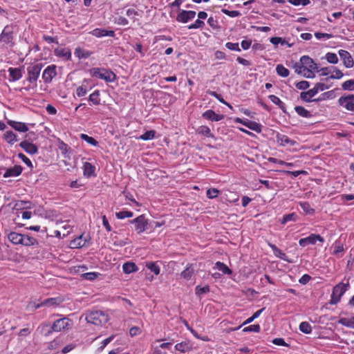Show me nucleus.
Returning a JSON list of instances; mask_svg holds the SVG:
<instances>
[{
  "mask_svg": "<svg viewBox=\"0 0 354 354\" xmlns=\"http://www.w3.org/2000/svg\"><path fill=\"white\" fill-rule=\"evenodd\" d=\"M22 171L23 167L21 165H15L14 167L6 169V171L3 174V177H17L21 174Z\"/></svg>",
  "mask_w": 354,
  "mask_h": 354,
  "instance_id": "4468645a",
  "label": "nucleus"
},
{
  "mask_svg": "<svg viewBox=\"0 0 354 354\" xmlns=\"http://www.w3.org/2000/svg\"><path fill=\"white\" fill-rule=\"evenodd\" d=\"M219 191L215 188H209L207 190V196L209 198H215L218 196Z\"/></svg>",
  "mask_w": 354,
  "mask_h": 354,
  "instance_id": "4d7b16f0",
  "label": "nucleus"
},
{
  "mask_svg": "<svg viewBox=\"0 0 354 354\" xmlns=\"http://www.w3.org/2000/svg\"><path fill=\"white\" fill-rule=\"evenodd\" d=\"M317 241L324 242V239L319 234H311L308 237L301 239L299 241V244L301 247H306L308 245L315 244Z\"/></svg>",
  "mask_w": 354,
  "mask_h": 354,
  "instance_id": "1a4fd4ad",
  "label": "nucleus"
},
{
  "mask_svg": "<svg viewBox=\"0 0 354 354\" xmlns=\"http://www.w3.org/2000/svg\"><path fill=\"white\" fill-rule=\"evenodd\" d=\"M299 330L305 334H310L312 332V327L308 322H302L299 324Z\"/></svg>",
  "mask_w": 354,
  "mask_h": 354,
  "instance_id": "37998d69",
  "label": "nucleus"
},
{
  "mask_svg": "<svg viewBox=\"0 0 354 354\" xmlns=\"http://www.w3.org/2000/svg\"><path fill=\"white\" fill-rule=\"evenodd\" d=\"M300 206L306 214H313L315 212V209L311 208L310 204L308 202L301 203Z\"/></svg>",
  "mask_w": 354,
  "mask_h": 354,
  "instance_id": "8fccbe9b",
  "label": "nucleus"
},
{
  "mask_svg": "<svg viewBox=\"0 0 354 354\" xmlns=\"http://www.w3.org/2000/svg\"><path fill=\"white\" fill-rule=\"evenodd\" d=\"M246 127L252 131H254L257 133H261L262 131V125L252 120L247 122Z\"/></svg>",
  "mask_w": 354,
  "mask_h": 354,
  "instance_id": "f704fd0d",
  "label": "nucleus"
},
{
  "mask_svg": "<svg viewBox=\"0 0 354 354\" xmlns=\"http://www.w3.org/2000/svg\"><path fill=\"white\" fill-rule=\"evenodd\" d=\"M114 337H115V335H111V336L109 337L108 338L104 339L101 342V345L100 347H98L97 351L102 352L104 350V348L114 339Z\"/></svg>",
  "mask_w": 354,
  "mask_h": 354,
  "instance_id": "3c124183",
  "label": "nucleus"
},
{
  "mask_svg": "<svg viewBox=\"0 0 354 354\" xmlns=\"http://www.w3.org/2000/svg\"><path fill=\"white\" fill-rule=\"evenodd\" d=\"M300 63L304 67V71L317 69V64L308 55L302 56Z\"/></svg>",
  "mask_w": 354,
  "mask_h": 354,
  "instance_id": "f8f14e48",
  "label": "nucleus"
},
{
  "mask_svg": "<svg viewBox=\"0 0 354 354\" xmlns=\"http://www.w3.org/2000/svg\"><path fill=\"white\" fill-rule=\"evenodd\" d=\"M175 349L180 353H186L192 349V346L188 342H182L176 344Z\"/></svg>",
  "mask_w": 354,
  "mask_h": 354,
  "instance_id": "2f4dec72",
  "label": "nucleus"
},
{
  "mask_svg": "<svg viewBox=\"0 0 354 354\" xmlns=\"http://www.w3.org/2000/svg\"><path fill=\"white\" fill-rule=\"evenodd\" d=\"M295 110L299 115L303 118H309L312 116L310 112L301 106H296Z\"/></svg>",
  "mask_w": 354,
  "mask_h": 354,
  "instance_id": "72a5a7b5",
  "label": "nucleus"
},
{
  "mask_svg": "<svg viewBox=\"0 0 354 354\" xmlns=\"http://www.w3.org/2000/svg\"><path fill=\"white\" fill-rule=\"evenodd\" d=\"M8 124L13 128L15 131L19 132L25 133L28 131V127L26 124L15 120H8Z\"/></svg>",
  "mask_w": 354,
  "mask_h": 354,
  "instance_id": "2eb2a0df",
  "label": "nucleus"
},
{
  "mask_svg": "<svg viewBox=\"0 0 354 354\" xmlns=\"http://www.w3.org/2000/svg\"><path fill=\"white\" fill-rule=\"evenodd\" d=\"M42 64H36L32 66H30L27 68L28 71V78L27 80L30 82L33 83L35 82L40 74L41 70L42 68Z\"/></svg>",
  "mask_w": 354,
  "mask_h": 354,
  "instance_id": "423d86ee",
  "label": "nucleus"
},
{
  "mask_svg": "<svg viewBox=\"0 0 354 354\" xmlns=\"http://www.w3.org/2000/svg\"><path fill=\"white\" fill-rule=\"evenodd\" d=\"M123 272L126 274L136 272L138 268L137 266L133 262H126L122 266Z\"/></svg>",
  "mask_w": 354,
  "mask_h": 354,
  "instance_id": "a878e982",
  "label": "nucleus"
},
{
  "mask_svg": "<svg viewBox=\"0 0 354 354\" xmlns=\"http://www.w3.org/2000/svg\"><path fill=\"white\" fill-rule=\"evenodd\" d=\"M222 12L230 17H236L241 15V12L237 10H228L227 9H222Z\"/></svg>",
  "mask_w": 354,
  "mask_h": 354,
  "instance_id": "bf43d9fd",
  "label": "nucleus"
},
{
  "mask_svg": "<svg viewBox=\"0 0 354 354\" xmlns=\"http://www.w3.org/2000/svg\"><path fill=\"white\" fill-rule=\"evenodd\" d=\"M21 245L25 246H32L38 245V241L36 239L29 236L28 234H23Z\"/></svg>",
  "mask_w": 354,
  "mask_h": 354,
  "instance_id": "b1692460",
  "label": "nucleus"
},
{
  "mask_svg": "<svg viewBox=\"0 0 354 354\" xmlns=\"http://www.w3.org/2000/svg\"><path fill=\"white\" fill-rule=\"evenodd\" d=\"M332 69V74L330 75L329 77L325 79L326 82L329 79H341L344 75L343 73L336 67L333 66Z\"/></svg>",
  "mask_w": 354,
  "mask_h": 354,
  "instance_id": "58836bf2",
  "label": "nucleus"
},
{
  "mask_svg": "<svg viewBox=\"0 0 354 354\" xmlns=\"http://www.w3.org/2000/svg\"><path fill=\"white\" fill-rule=\"evenodd\" d=\"M92 76L104 80L106 82L116 80V75L111 70L104 68H93L90 70Z\"/></svg>",
  "mask_w": 354,
  "mask_h": 354,
  "instance_id": "20e7f679",
  "label": "nucleus"
},
{
  "mask_svg": "<svg viewBox=\"0 0 354 354\" xmlns=\"http://www.w3.org/2000/svg\"><path fill=\"white\" fill-rule=\"evenodd\" d=\"M261 330V327L259 324L250 325L249 326L245 327L243 330V332H255L259 333Z\"/></svg>",
  "mask_w": 354,
  "mask_h": 354,
  "instance_id": "5fc2aeb1",
  "label": "nucleus"
},
{
  "mask_svg": "<svg viewBox=\"0 0 354 354\" xmlns=\"http://www.w3.org/2000/svg\"><path fill=\"white\" fill-rule=\"evenodd\" d=\"M328 88H329V86L324 83H317L313 87V89L316 90V93H317L319 91H322Z\"/></svg>",
  "mask_w": 354,
  "mask_h": 354,
  "instance_id": "69168bd1",
  "label": "nucleus"
},
{
  "mask_svg": "<svg viewBox=\"0 0 354 354\" xmlns=\"http://www.w3.org/2000/svg\"><path fill=\"white\" fill-rule=\"evenodd\" d=\"M209 292V286H205L203 287H201L200 286H197L196 287V294L197 295H201L203 294L207 293Z\"/></svg>",
  "mask_w": 354,
  "mask_h": 354,
  "instance_id": "13d9d810",
  "label": "nucleus"
},
{
  "mask_svg": "<svg viewBox=\"0 0 354 354\" xmlns=\"http://www.w3.org/2000/svg\"><path fill=\"white\" fill-rule=\"evenodd\" d=\"M3 138L6 142L10 145H13L17 141V136L12 131H7L3 134Z\"/></svg>",
  "mask_w": 354,
  "mask_h": 354,
  "instance_id": "c756f323",
  "label": "nucleus"
},
{
  "mask_svg": "<svg viewBox=\"0 0 354 354\" xmlns=\"http://www.w3.org/2000/svg\"><path fill=\"white\" fill-rule=\"evenodd\" d=\"M57 75L56 66L54 64L47 66L42 74V79L46 84L52 82L53 77Z\"/></svg>",
  "mask_w": 354,
  "mask_h": 354,
  "instance_id": "9d476101",
  "label": "nucleus"
},
{
  "mask_svg": "<svg viewBox=\"0 0 354 354\" xmlns=\"http://www.w3.org/2000/svg\"><path fill=\"white\" fill-rule=\"evenodd\" d=\"M73 326V322L68 317H63L57 319L52 326L48 324H44L41 326V333L45 336L49 335L53 332H59L62 330H68Z\"/></svg>",
  "mask_w": 354,
  "mask_h": 354,
  "instance_id": "f257e3e1",
  "label": "nucleus"
},
{
  "mask_svg": "<svg viewBox=\"0 0 354 354\" xmlns=\"http://www.w3.org/2000/svg\"><path fill=\"white\" fill-rule=\"evenodd\" d=\"M298 218V215L295 212L284 214L281 219V223L282 225H285L290 221H297Z\"/></svg>",
  "mask_w": 354,
  "mask_h": 354,
  "instance_id": "c85d7f7f",
  "label": "nucleus"
},
{
  "mask_svg": "<svg viewBox=\"0 0 354 354\" xmlns=\"http://www.w3.org/2000/svg\"><path fill=\"white\" fill-rule=\"evenodd\" d=\"M196 16V12L193 10H181L176 17V21L185 24L189 20L194 19Z\"/></svg>",
  "mask_w": 354,
  "mask_h": 354,
  "instance_id": "9b49d317",
  "label": "nucleus"
},
{
  "mask_svg": "<svg viewBox=\"0 0 354 354\" xmlns=\"http://www.w3.org/2000/svg\"><path fill=\"white\" fill-rule=\"evenodd\" d=\"M348 288V283H344L341 282L335 286L333 288L329 303L332 305L337 304L340 301L342 295L347 291Z\"/></svg>",
  "mask_w": 354,
  "mask_h": 354,
  "instance_id": "39448f33",
  "label": "nucleus"
},
{
  "mask_svg": "<svg viewBox=\"0 0 354 354\" xmlns=\"http://www.w3.org/2000/svg\"><path fill=\"white\" fill-rule=\"evenodd\" d=\"M194 272V268L193 266L189 265L180 273V276L186 280H189L192 278Z\"/></svg>",
  "mask_w": 354,
  "mask_h": 354,
  "instance_id": "7c9ffc66",
  "label": "nucleus"
},
{
  "mask_svg": "<svg viewBox=\"0 0 354 354\" xmlns=\"http://www.w3.org/2000/svg\"><path fill=\"white\" fill-rule=\"evenodd\" d=\"M8 239L14 245H21L23 234L11 232L8 234Z\"/></svg>",
  "mask_w": 354,
  "mask_h": 354,
  "instance_id": "412c9836",
  "label": "nucleus"
},
{
  "mask_svg": "<svg viewBox=\"0 0 354 354\" xmlns=\"http://www.w3.org/2000/svg\"><path fill=\"white\" fill-rule=\"evenodd\" d=\"M339 55L343 60L344 65L346 68H352L354 65V61L351 54L345 50H339Z\"/></svg>",
  "mask_w": 354,
  "mask_h": 354,
  "instance_id": "ddd939ff",
  "label": "nucleus"
},
{
  "mask_svg": "<svg viewBox=\"0 0 354 354\" xmlns=\"http://www.w3.org/2000/svg\"><path fill=\"white\" fill-rule=\"evenodd\" d=\"M207 93L211 95V96H213L215 98H216L220 102L224 104H226L227 106H228L229 107H232L230 106V104H228L227 102H226L224 99L222 97V96L217 93L215 91H207Z\"/></svg>",
  "mask_w": 354,
  "mask_h": 354,
  "instance_id": "09e8293b",
  "label": "nucleus"
},
{
  "mask_svg": "<svg viewBox=\"0 0 354 354\" xmlns=\"http://www.w3.org/2000/svg\"><path fill=\"white\" fill-rule=\"evenodd\" d=\"M276 138L277 142L281 146H286L287 145L294 146L296 144V141L290 139L288 136L284 134L277 133Z\"/></svg>",
  "mask_w": 354,
  "mask_h": 354,
  "instance_id": "f3484780",
  "label": "nucleus"
},
{
  "mask_svg": "<svg viewBox=\"0 0 354 354\" xmlns=\"http://www.w3.org/2000/svg\"><path fill=\"white\" fill-rule=\"evenodd\" d=\"M326 59L330 64H337L338 62V57L337 55L333 53H326Z\"/></svg>",
  "mask_w": 354,
  "mask_h": 354,
  "instance_id": "603ef678",
  "label": "nucleus"
},
{
  "mask_svg": "<svg viewBox=\"0 0 354 354\" xmlns=\"http://www.w3.org/2000/svg\"><path fill=\"white\" fill-rule=\"evenodd\" d=\"M156 131L153 130L147 131L140 136V139L142 140H149L154 138Z\"/></svg>",
  "mask_w": 354,
  "mask_h": 354,
  "instance_id": "c03bdc74",
  "label": "nucleus"
},
{
  "mask_svg": "<svg viewBox=\"0 0 354 354\" xmlns=\"http://www.w3.org/2000/svg\"><path fill=\"white\" fill-rule=\"evenodd\" d=\"M338 323L348 328H354V317L351 319L342 317L338 320Z\"/></svg>",
  "mask_w": 354,
  "mask_h": 354,
  "instance_id": "c9c22d12",
  "label": "nucleus"
},
{
  "mask_svg": "<svg viewBox=\"0 0 354 354\" xmlns=\"http://www.w3.org/2000/svg\"><path fill=\"white\" fill-rule=\"evenodd\" d=\"M84 175L86 177H91L95 173V167L90 162H86L83 166Z\"/></svg>",
  "mask_w": 354,
  "mask_h": 354,
  "instance_id": "393cba45",
  "label": "nucleus"
},
{
  "mask_svg": "<svg viewBox=\"0 0 354 354\" xmlns=\"http://www.w3.org/2000/svg\"><path fill=\"white\" fill-rule=\"evenodd\" d=\"M146 267L156 275L160 273V269L156 262H147Z\"/></svg>",
  "mask_w": 354,
  "mask_h": 354,
  "instance_id": "ea45409f",
  "label": "nucleus"
},
{
  "mask_svg": "<svg viewBox=\"0 0 354 354\" xmlns=\"http://www.w3.org/2000/svg\"><path fill=\"white\" fill-rule=\"evenodd\" d=\"M333 66H330V67H324V68H322L321 69L318 70V68L316 70L317 72H320L321 74L320 75L322 76H326L329 74H332V71H333Z\"/></svg>",
  "mask_w": 354,
  "mask_h": 354,
  "instance_id": "0e129e2a",
  "label": "nucleus"
},
{
  "mask_svg": "<svg viewBox=\"0 0 354 354\" xmlns=\"http://www.w3.org/2000/svg\"><path fill=\"white\" fill-rule=\"evenodd\" d=\"M310 86V83L307 81H301L296 84V87L300 90H306Z\"/></svg>",
  "mask_w": 354,
  "mask_h": 354,
  "instance_id": "338daca9",
  "label": "nucleus"
},
{
  "mask_svg": "<svg viewBox=\"0 0 354 354\" xmlns=\"http://www.w3.org/2000/svg\"><path fill=\"white\" fill-rule=\"evenodd\" d=\"M90 102H91L95 105H98L100 104V91L98 90H95L93 93H92L88 97Z\"/></svg>",
  "mask_w": 354,
  "mask_h": 354,
  "instance_id": "4c0bfd02",
  "label": "nucleus"
},
{
  "mask_svg": "<svg viewBox=\"0 0 354 354\" xmlns=\"http://www.w3.org/2000/svg\"><path fill=\"white\" fill-rule=\"evenodd\" d=\"M131 223L135 224V229L138 234L145 232L148 225L147 219L145 215L142 214L135 219L129 221Z\"/></svg>",
  "mask_w": 354,
  "mask_h": 354,
  "instance_id": "6e6552de",
  "label": "nucleus"
},
{
  "mask_svg": "<svg viewBox=\"0 0 354 354\" xmlns=\"http://www.w3.org/2000/svg\"><path fill=\"white\" fill-rule=\"evenodd\" d=\"M342 88L344 91H354V80H348L343 82Z\"/></svg>",
  "mask_w": 354,
  "mask_h": 354,
  "instance_id": "de8ad7c7",
  "label": "nucleus"
},
{
  "mask_svg": "<svg viewBox=\"0 0 354 354\" xmlns=\"http://www.w3.org/2000/svg\"><path fill=\"white\" fill-rule=\"evenodd\" d=\"M277 73L283 77H286L289 75V71L285 68L282 64H279L276 67Z\"/></svg>",
  "mask_w": 354,
  "mask_h": 354,
  "instance_id": "a19ab883",
  "label": "nucleus"
},
{
  "mask_svg": "<svg viewBox=\"0 0 354 354\" xmlns=\"http://www.w3.org/2000/svg\"><path fill=\"white\" fill-rule=\"evenodd\" d=\"M82 235L80 236L79 237L75 239L72 242L71 244L73 245V248H80L85 245L86 241H82Z\"/></svg>",
  "mask_w": 354,
  "mask_h": 354,
  "instance_id": "a18cd8bd",
  "label": "nucleus"
},
{
  "mask_svg": "<svg viewBox=\"0 0 354 354\" xmlns=\"http://www.w3.org/2000/svg\"><path fill=\"white\" fill-rule=\"evenodd\" d=\"M30 135H34L33 132H30L29 133L26 135V139L25 140L22 141L19 146L28 153L34 155L36 154L38 152V148L37 147L31 143L29 140H31L30 138Z\"/></svg>",
  "mask_w": 354,
  "mask_h": 354,
  "instance_id": "0eeeda50",
  "label": "nucleus"
},
{
  "mask_svg": "<svg viewBox=\"0 0 354 354\" xmlns=\"http://www.w3.org/2000/svg\"><path fill=\"white\" fill-rule=\"evenodd\" d=\"M18 157L30 168H32L33 165L31 160L26 157L24 153H19Z\"/></svg>",
  "mask_w": 354,
  "mask_h": 354,
  "instance_id": "680f3d73",
  "label": "nucleus"
},
{
  "mask_svg": "<svg viewBox=\"0 0 354 354\" xmlns=\"http://www.w3.org/2000/svg\"><path fill=\"white\" fill-rule=\"evenodd\" d=\"M203 117L205 119L212 121L218 122L224 118V115L216 113L213 110H207L203 113Z\"/></svg>",
  "mask_w": 354,
  "mask_h": 354,
  "instance_id": "dca6fc26",
  "label": "nucleus"
},
{
  "mask_svg": "<svg viewBox=\"0 0 354 354\" xmlns=\"http://www.w3.org/2000/svg\"><path fill=\"white\" fill-rule=\"evenodd\" d=\"M85 319L88 323L101 326L107 323L109 318L108 315L102 310H93L86 315Z\"/></svg>",
  "mask_w": 354,
  "mask_h": 354,
  "instance_id": "7ed1b4c3",
  "label": "nucleus"
},
{
  "mask_svg": "<svg viewBox=\"0 0 354 354\" xmlns=\"http://www.w3.org/2000/svg\"><path fill=\"white\" fill-rule=\"evenodd\" d=\"M199 134H202L209 138H215L214 134L211 133L210 129L207 126H201L198 130Z\"/></svg>",
  "mask_w": 354,
  "mask_h": 354,
  "instance_id": "e433bc0d",
  "label": "nucleus"
},
{
  "mask_svg": "<svg viewBox=\"0 0 354 354\" xmlns=\"http://www.w3.org/2000/svg\"><path fill=\"white\" fill-rule=\"evenodd\" d=\"M80 138L93 146L95 147L98 145V142L94 138L86 134L81 133Z\"/></svg>",
  "mask_w": 354,
  "mask_h": 354,
  "instance_id": "79ce46f5",
  "label": "nucleus"
},
{
  "mask_svg": "<svg viewBox=\"0 0 354 354\" xmlns=\"http://www.w3.org/2000/svg\"><path fill=\"white\" fill-rule=\"evenodd\" d=\"M225 46L228 49L232 50H236V51H238V52L241 51V49H240V48L239 46V44L238 43L227 42V43H226Z\"/></svg>",
  "mask_w": 354,
  "mask_h": 354,
  "instance_id": "774afa93",
  "label": "nucleus"
},
{
  "mask_svg": "<svg viewBox=\"0 0 354 354\" xmlns=\"http://www.w3.org/2000/svg\"><path fill=\"white\" fill-rule=\"evenodd\" d=\"M207 24L213 29H218L220 28L218 20L212 17H209L207 19Z\"/></svg>",
  "mask_w": 354,
  "mask_h": 354,
  "instance_id": "052dcab7",
  "label": "nucleus"
},
{
  "mask_svg": "<svg viewBox=\"0 0 354 354\" xmlns=\"http://www.w3.org/2000/svg\"><path fill=\"white\" fill-rule=\"evenodd\" d=\"M205 26L204 21H201V19H197L196 21L189 26H188V29H197V28H202Z\"/></svg>",
  "mask_w": 354,
  "mask_h": 354,
  "instance_id": "6e6d98bb",
  "label": "nucleus"
},
{
  "mask_svg": "<svg viewBox=\"0 0 354 354\" xmlns=\"http://www.w3.org/2000/svg\"><path fill=\"white\" fill-rule=\"evenodd\" d=\"M55 54L59 57H63L68 60L71 57V53L68 48H57L55 50Z\"/></svg>",
  "mask_w": 354,
  "mask_h": 354,
  "instance_id": "4be33fe9",
  "label": "nucleus"
},
{
  "mask_svg": "<svg viewBox=\"0 0 354 354\" xmlns=\"http://www.w3.org/2000/svg\"><path fill=\"white\" fill-rule=\"evenodd\" d=\"M16 26L10 24L6 26L0 34V43L3 46L12 47L15 45V29Z\"/></svg>",
  "mask_w": 354,
  "mask_h": 354,
  "instance_id": "f03ea898",
  "label": "nucleus"
},
{
  "mask_svg": "<svg viewBox=\"0 0 354 354\" xmlns=\"http://www.w3.org/2000/svg\"><path fill=\"white\" fill-rule=\"evenodd\" d=\"M86 93H87V88H86V86H84V84L78 86L76 89V95L78 97H83L86 94Z\"/></svg>",
  "mask_w": 354,
  "mask_h": 354,
  "instance_id": "e2e57ef3",
  "label": "nucleus"
},
{
  "mask_svg": "<svg viewBox=\"0 0 354 354\" xmlns=\"http://www.w3.org/2000/svg\"><path fill=\"white\" fill-rule=\"evenodd\" d=\"M316 90H314L313 88L308 90L306 92H301L300 94L301 99L306 102H318L319 101V99H313L311 100V97H314L317 93H315Z\"/></svg>",
  "mask_w": 354,
  "mask_h": 354,
  "instance_id": "a211bd4d",
  "label": "nucleus"
},
{
  "mask_svg": "<svg viewBox=\"0 0 354 354\" xmlns=\"http://www.w3.org/2000/svg\"><path fill=\"white\" fill-rule=\"evenodd\" d=\"M354 102V95L350 94L346 96H342L338 100V104H342L345 102Z\"/></svg>",
  "mask_w": 354,
  "mask_h": 354,
  "instance_id": "864d4df0",
  "label": "nucleus"
},
{
  "mask_svg": "<svg viewBox=\"0 0 354 354\" xmlns=\"http://www.w3.org/2000/svg\"><path fill=\"white\" fill-rule=\"evenodd\" d=\"M133 216V213L131 211H120L115 213V216L118 219H124V218H131Z\"/></svg>",
  "mask_w": 354,
  "mask_h": 354,
  "instance_id": "49530a36",
  "label": "nucleus"
},
{
  "mask_svg": "<svg viewBox=\"0 0 354 354\" xmlns=\"http://www.w3.org/2000/svg\"><path fill=\"white\" fill-rule=\"evenodd\" d=\"M62 297L48 298L44 301V304L47 307H57L64 302Z\"/></svg>",
  "mask_w": 354,
  "mask_h": 354,
  "instance_id": "6ab92c4d",
  "label": "nucleus"
},
{
  "mask_svg": "<svg viewBox=\"0 0 354 354\" xmlns=\"http://www.w3.org/2000/svg\"><path fill=\"white\" fill-rule=\"evenodd\" d=\"M8 72L10 74V81H17L21 78L22 74L21 69L19 68H10L8 69Z\"/></svg>",
  "mask_w": 354,
  "mask_h": 354,
  "instance_id": "5701e85b",
  "label": "nucleus"
},
{
  "mask_svg": "<svg viewBox=\"0 0 354 354\" xmlns=\"http://www.w3.org/2000/svg\"><path fill=\"white\" fill-rule=\"evenodd\" d=\"M214 269H217L224 274H231L232 271L223 263L217 261Z\"/></svg>",
  "mask_w": 354,
  "mask_h": 354,
  "instance_id": "cd10ccee",
  "label": "nucleus"
},
{
  "mask_svg": "<svg viewBox=\"0 0 354 354\" xmlns=\"http://www.w3.org/2000/svg\"><path fill=\"white\" fill-rule=\"evenodd\" d=\"M268 97L271 100V102L277 105L283 113H286L285 104L282 101H281V100L278 97H277L274 95H269Z\"/></svg>",
  "mask_w": 354,
  "mask_h": 354,
  "instance_id": "473e14b6",
  "label": "nucleus"
},
{
  "mask_svg": "<svg viewBox=\"0 0 354 354\" xmlns=\"http://www.w3.org/2000/svg\"><path fill=\"white\" fill-rule=\"evenodd\" d=\"M91 34L97 37L115 36V32L113 30H108L104 28H95L91 32Z\"/></svg>",
  "mask_w": 354,
  "mask_h": 354,
  "instance_id": "aec40b11",
  "label": "nucleus"
},
{
  "mask_svg": "<svg viewBox=\"0 0 354 354\" xmlns=\"http://www.w3.org/2000/svg\"><path fill=\"white\" fill-rule=\"evenodd\" d=\"M74 54L79 59H86L91 55V52L82 48H76Z\"/></svg>",
  "mask_w": 354,
  "mask_h": 354,
  "instance_id": "bb28decb",
  "label": "nucleus"
}]
</instances>
